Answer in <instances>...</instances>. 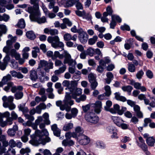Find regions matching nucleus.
I'll use <instances>...</instances> for the list:
<instances>
[{
    "label": "nucleus",
    "mask_w": 155,
    "mask_h": 155,
    "mask_svg": "<svg viewBox=\"0 0 155 155\" xmlns=\"http://www.w3.org/2000/svg\"><path fill=\"white\" fill-rule=\"evenodd\" d=\"M43 120V118L41 116H39L38 117L37 119H36L35 121V124H33L31 126L32 128L34 130H36L37 128V125Z\"/></svg>",
    "instance_id": "5701e85b"
},
{
    "label": "nucleus",
    "mask_w": 155,
    "mask_h": 155,
    "mask_svg": "<svg viewBox=\"0 0 155 155\" xmlns=\"http://www.w3.org/2000/svg\"><path fill=\"white\" fill-rule=\"evenodd\" d=\"M10 113L8 111L3 113H0V125L2 127H4L8 125V119L10 117Z\"/></svg>",
    "instance_id": "6e6552de"
},
{
    "label": "nucleus",
    "mask_w": 155,
    "mask_h": 155,
    "mask_svg": "<svg viewBox=\"0 0 155 155\" xmlns=\"http://www.w3.org/2000/svg\"><path fill=\"white\" fill-rule=\"evenodd\" d=\"M41 7L44 12L45 14V15L47 14L48 12H49L45 5H44L43 2H41Z\"/></svg>",
    "instance_id": "e2e57ef3"
},
{
    "label": "nucleus",
    "mask_w": 155,
    "mask_h": 155,
    "mask_svg": "<svg viewBox=\"0 0 155 155\" xmlns=\"http://www.w3.org/2000/svg\"><path fill=\"white\" fill-rule=\"evenodd\" d=\"M98 39V37L97 35H94L92 38L88 40V43L89 45H92L94 44Z\"/></svg>",
    "instance_id": "72a5a7b5"
},
{
    "label": "nucleus",
    "mask_w": 155,
    "mask_h": 155,
    "mask_svg": "<svg viewBox=\"0 0 155 155\" xmlns=\"http://www.w3.org/2000/svg\"><path fill=\"white\" fill-rule=\"evenodd\" d=\"M77 83L75 84L74 87L71 88V89H70L69 91L70 93L67 92L70 94L71 98L76 100L77 98V97L81 95L82 93V90L80 88L77 87Z\"/></svg>",
    "instance_id": "423d86ee"
},
{
    "label": "nucleus",
    "mask_w": 155,
    "mask_h": 155,
    "mask_svg": "<svg viewBox=\"0 0 155 155\" xmlns=\"http://www.w3.org/2000/svg\"><path fill=\"white\" fill-rule=\"evenodd\" d=\"M144 74V72L142 70L138 71L136 75V78L139 80H140L142 78Z\"/></svg>",
    "instance_id": "37998d69"
},
{
    "label": "nucleus",
    "mask_w": 155,
    "mask_h": 155,
    "mask_svg": "<svg viewBox=\"0 0 155 155\" xmlns=\"http://www.w3.org/2000/svg\"><path fill=\"white\" fill-rule=\"evenodd\" d=\"M58 34V30L55 29H51L50 32V34L51 35H55Z\"/></svg>",
    "instance_id": "69168bd1"
},
{
    "label": "nucleus",
    "mask_w": 155,
    "mask_h": 155,
    "mask_svg": "<svg viewBox=\"0 0 155 155\" xmlns=\"http://www.w3.org/2000/svg\"><path fill=\"white\" fill-rule=\"evenodd\" d=\"M91 83V88L93 90L95 89L98 85V83L96 81H94L90 83Z\"/></svg>",
    "instance_id": "774afa93"
},
{
    "label": "nucleus",
    "mask_w": 155,
    "mask_h": 155,
    "mask_svg": "<svg viewBox=\"0 0 155 155\" xmlns=\"http://www.w3.org/2000/svg\"><path fill=\"white\" fill-rule=\"evenodd\" d=\"M11 117L8 118V125H11L12 123L14 120H16L18 117L17 114L14 111L11 113Z\"/></svg>",
    "instance_id": "aec40b11"
},
{
    "label": "nucleus",
    "mask_w": 155,
    "mask_h": 155,
    "mask_svg": "<svg viewBox=\"0 0 155 155\" xmlns=\"http://www.w3.org/2000/svg\"><path fill=\"white\" fill-rule=\"evenodd\" d=\"M57 58H59L62 59L64 58V56L63 54H60V53L58 51H55L53 54V57H52V59L54 60Z\"/></svg>",
    "instance_id": "c9c22d12"
},
{
    "label": "nucleus",
    "mask_w": 155,
    "mask_h": 155,
    "mask_svg": "<svg viewBox=\"0 0 155 155\" xmlns=\"http://www.w3.org/2000/svg\"><path fill=\"white\" fill-rule=\"evenodd\" d=\"M7 29L5 25H0V36L2 35V33H5Z\"/></svg>",
    "instance_id": "8fccbe9b"
},
{
    "label": "nucleus",
    "mask_w": 155,
    "mask_h": 155,
    "mask_svg": "<svg viewBox=\"0 0 155 155\" xmlns=\"http://www.w3.org/2000/svg\"><path fill=\"white\" fill-rule=\"evenodd\" d=\"M82 29L81 28H79L78 29H77L75 26H74L71 29V32L74 33H79L80 31H82Z\"/></svg>",
    "instance_id": "6e6d98bb"
},
{
    "label": "nucleus",
    "mask_w": 155,
    "mask_h": 155,
    "mask_svg": "<svg viewBox=\"0 0 155 155\" xmlns=\"http://www.w3.org/2000/svg\"><path fill=\"white\" fill-rule=\"evenodd\" d=\"M30 150V149L28 148L25 149L22 148L20 150V153L21 154H24L25 153L29 152Z\"/></svg>",
    "instance_id": "338daca9"
},
{
    "label": "nucleus",
    "mask_w": 155,
    "mask_h": 155,
    "mask_svg": "<svg viewBox=\"0 0 155 155\" xmlns=\"http://www.w3.org/2000/svg\"><path fill=\"white\" fill-rule=\"evenodd\" d=\"M75 12L76 14L79 17H83L86 14V12L84 10L81 11L79 10H77Z\"/></svg>",
    "instance_id": "5fc2aeb1"
},
{
    "label": "nucleus",
    "mask_w": 155,
    "mask_h": 155,
    "mask_svg": "<svg viewBox=\"0 0 155 155\" xmlns=\"http://www.w3.org/2000/svg\"><path fill=\"white\" fill-rule=\"evenodd\" d=\"M73 124L70 122L67 124H66L63 127V130L64 131H67L73 128Z\"/></svg>",
    "instance_id": "c756f323"
},
{
    "label": "nucleus",
    "mask_w": 155,
    "mask_h": 155,
    "mask_svg": "<svg viewBox=\"0 0 155 155\" xmlns=\"http://www.w3.org/2000/svg\"><path fill=\"white\" fill-rule=\"evenodd\" d=\"M87 98V96L84 94H82L79 97V98H77L75 100L76 102L79 103L81 101H85Z\"/></svg>",
    "instance_id": "79ce46f5"
},
{
    "label": "nucleus",
    "mask_w": 155,
    "mask_h": 155,
    "mask_svg": "<svg viewBox=\"0 0 155 155\" xmlns=\"http://www.w3.org/2000/svg\"><path fill=\"white\" fill-rule=\"evenodd\" d=\"M51 129L54 135L59 137L60 135L61 130L57 127V125L54 124L51 126Z\"/></svg>",
    "instance_id": "4be33fe9"
},
{
    "label": "nucleus",
    "mask_w": 155,
    "mask_h": 155,
    "mask_svg": "<svg viewBox=\"0 0 155 155\" xmlns=\"http://www.w3.org/2000/svg\"><path fill=\"white\" fill-rule=\"evenodd\" d=\"M151 122V120L150 118H146L144 119V124L143 126L144 127H146L148 126V124L150 123Z\"/></svg>",
    "instance_id": "0e129e2a"
},
{
    "label": "nucleus",
    "mask_w": 155,
    "mask_h": 155,
    "mask_svg": "<svg viewBox=\"0 0 155 155\" xmlns=\"http://www.w3.org/2000/svg\"><path fill=\"white\" fill-rule=\"evenodd\" d=\"M45 123H41L39 124V128L42 129L41 132L39 130H37L35 132V135L39 137L38 142V143L45 145L46 143L50 142L51 139L48 136L49 133L47 130L45 129Z\"/></svg>",
    "instance_id": "f257e3e1"
},
{
    "label": "nucleus",
    "mask_w": 155,
    "mask_h": 155,
    "mask_svg": "<svg viewBox=\"0 0 155 155\" xmlns=\"http://www.w3.org/2000/svg\"><path fill=\"white\" fill-rule=\"evenodd\" d=\"M14 98L12 96H9L7 97L5 96L2 97L3 102V106L5 108H8L9 110H13L16 107V106L13 103Z\"/></svg>",
    "instance_id": "39448f33"
},
{
    "label": "nucleus",
    "mask_w": 155,
    "mask_h": 155,
    "mask_svg": "<svg viewBox=\"0 0 155 155\" xmlns=\"http://www.w3.org/2000/svg\"><path fill=\"white\" fill-rule=\"evenodd\" d=\"M47 41L50 43L53 48H57L58 47L61 48V50H63L64 44L61 41H60V39L58 36L54 37L49 36L47 38Z\"/></svg>",
    "instance_id": "20e7f679"
},
{
    "label": "nucleus",
    "mask_w": 155,
    "mask_h": 155,
    "mask_svg": "<svg viewBox=\"0 0 155 155\" xmlns=\"http://www.w3.org/2000/svg\"><path fill=\"white\" fill-rule=\"evenodd\" d=\"M76 83V81H70L68 80H64L62 84L63 86L67 87L65 90H68L69 91L71 89V88L74 87Z\"/></svg>",
    "instance_id": "2eb2a0df"
},
{
    "label": "nucleus",
    "mask_w": 155,
    "mask_h": 155,
    "mask_svg": "<svg viewBox=\"0 0 155 155\" xmlns=\"http://www.w3.org/2000/svg\"><path fill=\"white\" fill-rule=\"evenodd\" d=\"M115 98L116 100L124 102L126 101V98L124 96H121L119 92H116L115 93Z\"/></svg>",
    "instance_id": "cd10ccee"
},
{
    "label": "nucleus",
    "mask_w": 155,
    "mask_h": 155,
    "mask_svg": "<svg viewBox=\"0 0 155 155\" xmlns=\"http://www.w3.org/2000/svg\"><path fill=\"white\" fill-rule=\"evenodd\" d=\"M83 132L84 131L83 129L81 127L78 126L75 128V132L73 133L74 134H75L76 135V137H75V139H76L81 135H83Z\"/></svg>",
    "instance_id": "412c9836"
},
{
    "label": "nucleus",
    "mask_w": 155,
    "mask_h": 155,
    "mask_svg": "<svg viewBox=\"0 0 155 155\" xmlns=\"http://www.w3.org/2000/svg\"><path fill=\"white\" fill-rule=\"evenodd\" d=\"M107 132L111 134L116 130V128L112 126H108L107 128Z\"/></svg>",
    "instance_id": "603ef678"
},
{
    "label": "nucleus",
    "mask_w": 155,
    "mask_h": 155,
    "mask_svg": "<svg viewBox=\"0 0 155 155\" xmlns=\"http://www.w3.org/2000/svg\"><path fill=\"white\" fill-rule=\"evenodd\" d=\"M53 63L51 60H49L48 62V64L46 67L45 68V71L47 72L49 71L50 69H52L53 68Z\"/></svg>",
    "instance_id": "473e14b6"
},
{
    "label": "nucleus",
    "mask_w": 155,
    "mask_h": 155,
    "mask_svg": "<svg viewBox=\"0 0 155 155\" xmlns=\"http://www.w3.org/2000/svg\"><path fill=\"white\" fill-rule=\"evenodd\" d=\"M26 35L28 38L31 39H34L36 37V36L33 32L31 31L27 32Z\"/></svg>",
    "instance_id": "e433bc0d"
},
{
    "label": "nucleus",
    "mask_w": 155,
    "mask_h": 155,
    "mask_svg": "<svg viewBox=\"0 0 155 155\" xmlns=\"http://www.w3.org/2000/svg\"><path fill=\"white\" fill-rule=\"evenodd\" d=\"M106 12H104L106 13L107 15H110L112 16L113 10L111 7L109 6H108L106 8Z\"/></svg>",
    "instance_id": "09e8293b"
},
{
    "label": "nucleus",
    "mask_w": 155,
    "mask_h": 155,
    "mask_svg": "<svg viewBox=\"0 0 155 155\" xmlns=\"http://www.w3.org/2000/svg\"><path fill=\"white\" fill-rule=\"evenodd\" d=\"M41 15H31L29 16L30 18L31 21H36L39 24L44 23L47 22L45 16H43L41 18H38V16Z\"/></svg>",
    "instance_id": "f8f14e48"
},
{
    "label": "nucleus",
    "mask_w": 155,
    "mask_h": 155,
    "mask_svg": "<svg viewBox=\"0 0 155 155\" xmlns=\"http://www.w3.org/2000/svg\"><path fill=\"white\" fill-rule=\"evenodd\" d=\"M112 105V102L110 101H107L106 102V106L104 107V109L106 110H108L109 108Z\"/></svg>",
    "instance_id": "4d7b16f0"
},
{
    "label": "nucleus",
    "mask_w": 155,
    "mask_h": 155,
    "mask_svg": "<svg viewBox=\"0 0 155 155\" xmlns=\"http://www.w3.org/2000/svg\"><path fill=\"white\" fill-rule=\"evenodd\" d=\"M115 98L116 100L124 102L126 101V98L124 96H121L119 92H116L115 93Z\"/></svg>",
    "instance_id": "bb28decb"
},
{
    "label": "nucleus",
    "mask_w": 155,
    "mask_h": 155,
    "mask_svg": "<svg viewBox=\"0 0 155 155\" xmlns=\"http://www.w3.org/2000/svg\"><path fill=\"white\" fill-rule=\"evenodd\" d=\"M11 79V76L9 74L7 75L6 76L3 77L2 79V82L4 84H6Z\"/></svg>",
    "instance_id": "a19ab883"
},
{
    "label": "nucleus",
    "mask_w": 155,
    "mask_h": 155,
    "mask_svg": "<svg viewBox=\"0 0 155 155\" xmlns=\"http://www.w3.org/2000/svg\"><path fill=\"white\" fill-rule=\"evenodd\" d=\"M107 16L106 13H103V16L101 18V21L103 22H108V19L107 18Z\"/></svg>",
    "instance_id": "864d4df0"
},
{
    "label": "nucleus",
    "mask_w": 155,
    "mask_h": 155,
    "mask_svg": "<svg viewBox=\"0 0 155 155\" xmlns=\"http://www.w3.org/2000/svg\"><path fill=\"white\" fill-rule=\"evenodd\" d=\"M122 89L124 91H127L128 92H130L133 89L132 86L130 85L123 86L122 87Z\"/></svg>",
    "instance_id": "c03bdc74"
},
{
    "label": "nucleus",
    "mask_w": 155,
    "mask_h": 155,
    "mask_svg": "<svg viewBox=\"0 0 155 155\" xmlns=\"http://www.w3.org/2000/svg\"><path fill=\"white\" fill-rule=\"evenodd\" d=\"M12 42L10 41H7V45L3 49V51L6 53L7 54H10L12 56L14 57L17 60H18L20 58V54L17 53L16 51L14 49H12L10 47V45Z\"/></svg>",
    "instance_id": "7ed1b4c3"
},
{
    "label": "nucleus",
    "mask_w": 155,
    "mask_h": 155,
    "mask_svg": "<svg viewBox=\"0 0 155 155\" xmlns=\"http://www.w3.org/2000/svg\"><path fill=\"white\" fill-rule=\"evenodd\" d=\"M74 4V1L73 0H67L65 3L64 4L65 7H70L73 5Z\"/></svg>",
    "instance_id": "ea45409f"
},
{
    "label": "nucleus",
    "mask_w": 155,
    "mask_h": 155,
    "mask_svg": "<svg viewBox=\"0 0 155 155\" xmlns=\"http://www.w3.org/2000/svg\"><path fill=\"white\" fill-rule=\"evenodd\" d=\"M96 147L101 149L105 148L106 146L105 144L102 141L98 140L95 143Z\"/></svg>",
    "instance_id": "a878e982"
},
{
    "label": "nucleus",
    "mask_w": 155,
    "mask_h": 155,
    "mask_svg": "<svg viewBox=\"0 0 155 155\" xmlns=\"http://www.w3.org/2000/svg\"><path fill=\"white\" fill-rule=\"evenodd\" d=\"M25 25V20L23 19H20L18 22L17 26L18 27L20 28H24Z\"/></svg>",
    "instance_id": "f704fd0d"
},
{
    "label": "nucleus",
    "mask_w": 155,
    "mask_h": 155,
    "mask_svg": "<svg viewBox=\"0 0 155 155\" xmlns=\"http://www.w3.org/2000/svg\"><path fill=\"white\" fill-rule=\"evenodd\" d=\"M65 137L67 139H69L71 137L75 138L76 137V135L75 134H74L73 133L71 132H68L66 133L65 134Z\"/></svg>",
    "instance_id": "49530a36"
},
{
    "label": "nucleus",
    "mask_w": 155,
    "mask_h": 155,
    "mask_svg": "<svg viewBox=\"0 0 155 155\" xmlns=\"http://www.w3.org/2000/svg\"><path fill=\"white\" fill-rule=\"evenodd\" d=\"M76 139L80 144L82 145H87L90 142V138L88 137L84 134L81 135Z\"/></svg>",
    "instance_id": "ddd939ff"
},
{
    "label": "nucleus",
    "mask_w": 155,
    "mask_h": 155,
    "mask_svg": "<svg viewBox=\"0 0 155 155\" xmlns=\"http://www.w3.org/2000/svg\"><path fill=\"white\" fill-rule=\"evenodd\" d=\"M63 38L64 40L66 41H69L71 40L74 41H76L77 40V36L74 34L72 36L70 34L66 33L64 35Z\"/></svg>",
    "instance_id": "f3484780"
},
{
    "label": "nucleus",
    "mask_w": 155,
    "mask_h": 155,
    "mask_svg": "<svg viewBox=\"0 0 155 155\" xmlns=\"http://www.w3.org/2000/svg\"><path fill=\"white\" fill-rule=\"evenodd\" d=\"M30 74L31 79L33 81H36L38 78L36 71L34 70H31L30 71Z\"/></svg>",
    "instance_id": "393cba45"
},
{
    "label": "nucleus",
    "mask_w": 155,
    "mask_h": 155,
    "mask_svg": "<svg viewBox=\"0 0 155 155\" xmlns=\"http://www.w3.org/2000/svg\"><path fill=\"white\" fill-rule=\"evenodd\" d=\"M128 69L129 71L131 72H134L136 71V68L134 64L132 63L128 64Z\"/></svg>",
    "instance_id": "4c0bfd02"
},
{
    "label": "nucleus",
    "mask_w": 155,
    "mask_h": 155,
    "mask_svg": "<svg viewBox=\"0 0 155 155\" xmlns=\"http://www.w3.org/2000/svg\"><path fill=\"white\" fill-rule=\"evenodd\" d=\"M39 79L41 82H43L45 81H48L49 79V77L46 76L45 73L41 72L39 74Z\"/></svg>",
    "instance_id": "c85d7f7f"
},
{
    "label": "nucleus",
    "mask_w": 155,
    "mask_h": 155,
    "mask_svg": "<svg viewBox=\"0 0 155 155\" xmlns=\"http://www.w3.org/2000/svg\"><path fill=\"white\" fill-rule=\"evenodd\" d=\"M71 114L75 117L78 112V110L76 108H72L71 110Z\"/></svg>",
    "instance_id": "052dcab7"
},
{
    "label": "nucleus",
    "mask_w": 155,
    "mask_h": 155,
    "mask_svg": "<svg viewBox=\"0 0 155 155\" xmlns=\"http://www.w3.org/2000/svg\"><path fill=\"white\" fill-rule=\"evenodd\" d=\"M110 61V60L109 59L106 60L105 61L103 60H101L99 61V65L103 67L104 68L106 67V64L109 63Z\"/></svg>",
    "instance_id": "a18cd8bd"
},
{
    "label": "nucleus",
    "mask_w": 155,
    "mask_h": 155,
    "mask_svg": "<svg viewBox=\"0 0 155 155\" xmlns=\"http://www.w3.org/2000/svg\"><path fill=\"white\" fill-rule=\"evenodd\" d=\"M106 76L107 78L106 79V82L107 84H109L113 78V75L111 72H109L107 74Z\"/></svg>",
    "instance_id": "7c9ffc66"
},
{
    "label": "nucleus",
    "mask_w": 155,
    "mask_h": 155,
    "mask_svg": "<svg viewBox=\"0 0 155 155\" xmlns=\"http://www.w3.org/2000/svg\"><path fill=\"white\" fill-rule=\"evenodd\" d=\"M64 64L67 63L70 66H75L77 62L75 60L71 58L70 55L67 51H64Z\"/></svg>",
    "instance_id": "1a4fd4ad"
},
{
    "label": "nucleus",
    "mask_w": 155,
    "mask_h": 155,
    "mask_svg": "<svg viewBox=\"0 0 155 155\" xmlns=\"http://www.w3.org/2000/svg\"><path fill=\"white\" fill-rule=\"evenodd\" d=\"M79 39L80 41L82 44L85 43L87 41L88 39V35L87 33L82 30L79 33Z\"/></svg>",
    "instance_id": "4468645a"
},
{
    "label": "nucleus",
    "mask_w": 155,
    "mask_h": 155,
    "mask_svg": "<svg viewBox=\"0 0 155 155\" xmlns=\"http://www.w3.org/2000/svg\"><path fill=\"white\" fill-rule=\"evenodd\" d=\"M26 11L31 15H40V12L39 10V6L38 5H34L33 7L31 6L28 7Z\"/></svg>",
    "instance_id": "9b49d317"
},
{
    "label": "nucleus",
    "mask_w": 155,
    "mask_h": 155,
    "mask_svg": "<svg viewBox=\"0 0 155 155\" xmlns=\"http://www.w3.org/2000/svg\"><path fill=\"white\" fill-rule=\"evenodd\" d=\"M43 117L44 119V122L47 125L49 124L50 121L49 120V116L48 113H45L43 115Z\"/></svg>",
    "instance_id": "2f4dec72"
},
{
    "label": "nucleus",
    "mask_w": 155,
    "mask_h": 155,
    "mask_svg": "<svg viewBox=\"0 0 155 155\" xmlns=\"http://www.w3.org/2000/svg\"><path fill=\"white\" fill-rule=\"evenodd\" d=\"M112 119L114 123L118 127L123 130H126L128 128L129 125L124 123V121L120 117H113Z\"/></svg>",
    "instance_id": "0eeeda50"
},
{
    "label": "nucleus",
    "mask_w": 155,
    "mask_h": 155,
    "mask_svg": "<svg viewBox=\"0 0 155 155\" xmlns=\"http://www.w3.org/2000/svg\"><path fill=\"white\" fill-rule=\"evenodd\" d=\"M56 2L53 1L52 2L49 3L48 5V7L50 9H52V12L54 13L58 12L59 10V8L58 6H55Z\"/></svg>",
    "instance_id": "a211bd4d"
},
{
    "label": "nucleus",
    "mask_w": 155,
    "mask_h": 155,
    "mask_svg": "<svg viewBox=\"0 0 155 155\" xmlns=\"http://www.w3.org/2000/svg\"><path fill=\"white\" fill-rule=\"evenodd\" d=\"M94 107V111L97 113H99L102 108V103L101 101H96L95 103L93 104Z\"/></svg>",
    "instance_id": "6ab92c4d"
},
{
    "label": "nucleus",
    "mask_w": 155,
    "mask_h": 155,
    "mask_svg": "<svg viewBox=\"0 0 155 155\" xmlns=\"http://www.w3.org/2000/svg\"><path fill=\"white\" fill-rule=\"evenodd\" d=\"M105 94L106 95L108 96L111 94L110 88L109 86L107 85L105 87Z\"/></svg>",
    "instance_id": "13d9d810"
},
{
    "label": "nucleus",
    "mask_w": 155,
    "mask_h": 155,
    "mask_svg": "<svg viewBox=\"0 0 155 155\" xmlns=\"http://www.w3.org/2000/svg\"><path fill=\"white\" fill-rule=\"evenodd\" d=\"M85 119L87 121L93 124H96L99 121L98 117L92 112L87 114L85 116Z\"/></svg>",
    "instance_id": "9d476101"
},
{
    "label": "nucleus",
    "mask_w": 155,
    "mask_h": 155,
    "mask_svg": "<svg viewBox=\"0 0 155 155\" xmlns=\"http://www.w3.org/2000/svg\"><path fill=\"white\" fill-rule=\"evenodd\" d=\"M23 95V93L21 91L17 92L15 94V99L17 100L20 99L22 98Z\"/></svg>",
    "instance_id": "3c124183"
},
{
    "label": "nucleus",
    "mask_w": 155,
    "mask_h": 155,
    "mask_svg": "<svg viewBox=\"0 0 155 155\" xmlns=\"http://www.w3.org/2000/svg\"><path fill=\"white\" fill-rule=\"evenodd\" d=\"M33 49L34 50L32 51V57L33 58H35L37 56V53L39 52L40 50L39 48L37 47H34Z\"/></svg>",
    "instance_id": "58836bf2"
},
{
    "label": "nucleus",
    "mask_w": 155,
    "mask_h": 155,
    "mask_svg": "<svg viewBox=\"0 0 155 155\" xmlns=\"http://www.w3.org/2000/svg\"><path fill=\"white\" fill-rule=\"evenodd\" d=\"M48 62L45 60H41L40 61L39 66L37 69L38 71H40L42 69V67H44V70H45V68L46 67L47 64H48Z\"/></svg>",
    "instance_id": "b1692460"
},
{
    "label": "nucleus",
    "mask_w": 155,
    "mask_h": 155,
    "mask_svg": "<svg viewBox=\"0 0 155 155\" xmlns=\"http://www.w3.org/2000/svg\"><path fill=\"white\" fill-rule=\"evenodd\" d=\"M88 78L90 83L96 81L95 77L92 73H90L89 74Z\"/></svg>",
    "instance_id": "bf43d9fd"
},
{
    "label": "nucleus",
    "mask_w": 155,
    "mask_h": 155,
    "mask_svg": "<svg viewBox=\"0 0 155 155\" xmlns=\"http://www.w3.org/2000/svg\"><path fill=\"white\" fill-rule=\"evenodd\" d=\"M64 104H61L62 101H57L56 102V105L60 107V109L62 110H65L67 111H69L71 107L68 106H71L74 104V101L71 99V97L70 94L67 93H66L65 98L63 100Z\"/></svg>",
    "instance_id": "f03ea898"
},
{
    "label": "nucleus",
    "mask_w": 155,
    "mask_h": 155,
    "mask_svg": "<svg viewBox=\"0 0 155 155\" xmlns=\"http://www.w3.org/2000/svg\"><path fill=\"white\" fill-rule=\"evenodd\" d=\"M87 53L90 56H92L95 53V50L91 48H89L87 50Z\"/></svg>",
    "instance_id": "de8ad7c7"
},
{
    "label": "nucleus",
    "mask_w": 155,
    "mask_h": 155,
    "mask_svg": "<svg viewBox=\"0 0 155 155\" xmlns=\"http://www.w3.org/2000/svg\"><path fill=\"white\" fill-rule=\"evenodd\" d=\"M146 74L147 76V77L150 79H151L153 78V74L152 72L150 70H148L146 72Z\"/></svg>",
    "instance_id": "680f3d73"
},
{
    "label": "nucleus",
    "mask_w": 155,
    "mask_h": 155,
    "mask_svg": "<svg viewBox=\"0 0 155 155\" xmlns=\"http://www.w3.org/2000/svg\"><path fill=\"white\" fill-rule=\"evenodd\" d=\"M143 137L146 138L147 144L149 146H153L155 143V140L153 137H149L148 134L146 133L143 135Z\"/></svg>",
    "instance_id": "dca6fc26"
}]
</instances>
